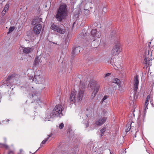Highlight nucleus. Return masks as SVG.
<instances>
[{"mask_svg": "<svg viewBox=\"0 0 154 154\" xmlns=\"http://www.w3.org/2000/svg\"><path fill=\"white\" fill-rule=\"evenodd\" d=\"M97 24V23H96V24Z\"/></svg>", "mask_w": 154, "mask_h": 154, "instance_id": "46", "label": "nucleus"}, {"mask_svg": "<svg viewBox=\"0 0 154 154\" xmlns=\"http://www.w3.org/2000/svg\"><path fill=\"white\" fill-rule=\"evenodd\" d=\"M46 117L45 118V119H44V121H46L47 120L48 121H50L49 119L51 118H54V117L52 116V114L48 113L46 115Z\"/></svg>", "mask_w": 154, "mask_h": 154, "instance_id": "19", "label": "nucleus"}, {"mask_svg": "<svg viewBox=\"0 0 154 154\" xmlns=\"http://www.w3.org/2000/svg\"><path fill=\"white\" fill-rule=\"evenodd\" d=\"M14 27H11L9 29V31L8 32H7L8 34H10L11 33L13 30H14Z\"/></svg>", "mask_w": 154, "mask_h": 154, "instance_id": "26", "label": "nucleus"}, {"mask_svg": "<svg viewBox=\"0 0 154 154\" xmlns=\"http://www.w3.org/2000/svg\"><path fill=\"white\" fill-rule=\"evenodd\" d=\"M67 6L65 4L61 5L55 16L57 21L61 22L64 19L67 13Z\"/></svg>", "mask_w": 154, "mask_h": 154, "instance_id": "1", "label": "nucleus"}, {"mask_svg": "<svg viewBox=\"0 0 154 154\" xmlns=\"http://www.w3.org/2000/svg\"><path fill=\"white\" fill-rule=\"evenodd\" d=\"M29 152L30 153H31V152Z\"/></svg>", "mask_w": 154, "mask_h": 154, "instance_id": "48", "label": "nucleus"}, {"mask_svg": "<svg viewBox=\"0 0 154 154\" xmlns=\"http://www.w3.org/2000/svg\"><path fill=\"white\" fill-rule=\"evenodd\" d=\"M15 77V75L14 74H12L10 76H8V78L7 79V81H8L12 79H13Z\"/></svg>", "mask_w": 154, "mask_h": 154, "instance_id": "27", "label": "nucleus"}, {"mask_svg": "<svg viewBox=\"0 0 154 154\" xmlns=\"http://www.w3.org/2000/svg\"><path fill=\"white\" fill-rule=\"evenodd\" d=\"M31 51V49L29 48H25L23 50V52L26 54L29 53Z\"/></svg>", "mask_w": 154, "mask_h": 154, "instance_id": "20", "label": "nucleus"}, {"mask_svg": "<svg viewBox=\"0 0 154 154\" xmlns=\"http://www.w3.org/2000/svg\"><path fill=\"white\" fill-rule=\"evenodd\" d=\"M85 125L86 126V127H88V126L89 125L88 123V122L86 123Z\"/></svg>", "mask_w": 154, "mask_h": 154, "instance_id": "39", "label": "nucleus"}, {"mask_svg": "<svg viewBox=\"0 0 154 154\" xmlns=\"http://www.w3.org/2000/svg\"><path fill=\"white\" fill-rule=\"evenodd\" d=\"M107 119L106 117H102L96 121L95 124L98 126H101L106 121Z\"/></svg>", "mask_w": 154, "mask_h": 154, "instance_id": "5", "label": "nucleus"}, {"mask_svg": "<svg viewBox=\"0 0 154 154\" xmlns=\"http://www.w3.org/2000/svg\"><path fill=\"white\" fill-rule=\"evenodd\" d=\"M52 136L51 134H50L48 136V137H47L46 139H45V140H43L42 142L40 144L41 146H42V145L43 144H45V143L46 142V141L48 140L49 138L50 137H51Z\"/></svg>", "mask_w": 154, "mask_h": 154, "instance_id": "23", "label": "nucleus"}, {"mask_svg": "<svg viewBox=\"0 0 154 154\" xmlns=\"http://www.w3.org/2000/svg\"><path fill=\"white\" fill-rule=\"evenodd\" d=\"M63 109L62 105H57L53 110L52 113V116L61 117L63 116L62 112Z\"/></svg>", "mask_w": 154, "mask_h": 154, "instance_id": "3", "label": "nucleus"}, {"mask_svg": "<svg viewBox=\"0 0 154 154\" xmlns=\"http://www.w3.org/2000/svg\"><path fill=\"white\" fill-rule=\"evenodd\" d=\"M107 111L105 109L103 110L102 112V114L104 116L106 115L107 113Z\"/></svg>", "mask_w": 154, "mask_h": 154, "instance_id": "32", "label": "nucleus"}, {"mask_svg": "<svg viewBox=\"0 0 154 154\" xmlns=\"http://www.w3.org/2000/svg\"><path fill=\"white\" fill-rule=\"evenodd\" d=\"M9 7L8 4H6L5 5L3 10L2 11V14H5L6 11H8Z\"/></svg>", "mask_w": 154, "mask_h": 154, "instance_id": "21", "label": "nucleus"}, {"mask_svg": "<svg viewBox=\"0 0 154 154\" xmlns=\"http://www.w3.org/2000/svg\"><path fill=\"white\" fill-rule=\"evenodd\" d=\"M20 154H26L23 153V151L22 149H20Z\"/></svg>", "mask_w": 154, "mask_h": 154, "instance_id": "36", "label": "nucleus"}, {"mask_svg": "<svg viewBox=\"0 0 154 154\" xmlns=\"http://www.w3.org/2000/svg\"><path fill=\"white\" fill-rule=\"evenodd\" d=\"M37 150H36V151H35L34 153L33 154H34V153H35L36 151H37Z\"/></svg>", "mask_w": 154, "mask_h": 154, "instance_id": "45", "label": "nucleus"}, {"mask_svg": "<svg viewBox=\"0 0 154 154\" xmlns=\"http://www.w3.org/2000/svg\"><path fill=\"white\" fill-rule=\"evenodd\" d=\"M106 129L104 127L101 130H100V132L101 133V136H103V134L104 132L106 131Z\"/></svg>", "mask_w": 154, "mask_h": 154, "instance_id": "28", "label": "nucleus"}, {"mask_svg": "<svg viewBox=\"0 0 154 154\" xmlns=\"http://www.w3.org/2000/svg\"><path fill=\"white\" fill-rule=\"evenodd\" d=\"M8 154H14L13 151H10L8 152Z\"/></svg>", "mask_w": 154, "mask_h": 154, "instance_id": "37", "label": "nucleus"}, {"mask_svg": "<svg viewBox=\"0 0 154 154\" xmlns=\"http://www.w3.org/2000/svg\"><path fill=\"white\" fill-rule=\"evenodd\" d=\"M112 82L113 83L117 84L119 88H120L121 86V82L119 79H113Z\"/></svg>", "mask_w": 154, "mask_h": 154, "instance_id": "15", "label": "nucleus"}, {"mask_svg": "<svg viewBox=\"0 0 154 154\" xmlns=\"http://www.w3.org/2000/svg\"><path fill=\"white\" fill-rule=\"evenodd\" d=\"M59 26L53 23L51 25V28L52 30H54L56 32L58 29Z\"/></svg>", "mask_w": 154, "mask_h": 154, "instance_id": "18", "label": "nucleus"}, {"mask_svg": "<svg viewBox=\"0 0 154 154\" xmlns=\"http://www.w3.org/2000/svg\"><path fill=\"white\" fill-rule=\"evenodd\" d=\"M98 85L97 84V82L94 80H91L90 81L88 85V87L91 89H93L94 88L96 87Z\"/></svg>", "mask_w": 154, "mask_h": 154, "instance_id": "12", "label": "nucleus"}, {"mask_svg": "<svg viewBox=\"0 0 154 154\" xmlns=\"http://www.w3.org/2000/svg\"><path fill=\"white\" fill-rule=\"evenodd\" d=\"M99 88L100 86L98 85H97L94 88V91H93L92 94V96H93V97H94L96 96V94L98 92Z\"/></svg>", "mask_w": 154, "mask_h": 154, "instance_id": "13", "label": "nucleus"}, {"mask_svg": "<svg viewBox=\"0 0 154 154\" xmlns=\"http://www.w3.org/2000/svg\"><path fill=\"white\" fill-rule=\"evenodd\" d=\"M149 43L150 44L151 43V42H149Z\"/></svg>", "mask_w": 154, "mask_h": 154, "instance_id": "47", "label": "nucleus"}, {"mask_svg": "<svg viewBox=\"0 0 154 154\" xmlns=\"http://www.w3.org/2000/svg\"><path fill=\"white\" fill-rule=\"evenodd\" d=\"M80 47H76L72 50V54L73 56H74L80 52Z\"/></svg>", "mask_w": 154, "mask_h": 154, "instance_id": "11", "label": "nucleus"}, {"mask_svg": "<svg viewBox=\"0 0 154 154\" xmlns=\"http://www.w3.org/2000/svg\"><path fill=\"white\" fill-rule=\"evenodd\" d=\"M131 126L130 124H127L126 126V131H129L131 129Z\"/></svg>", "mask_w": 154, "mask_h": 154, "instance_id": "24", "label": "nucleus"}, {"mask_svg": "<svg viewBox=\"0 0 154 154\" xmlns=\"http://www.w3.org/2000/svg\"><path fill=\"white\" fill-rule=\"evenodd\" d=\"M84 91L83 90H80L78 93L76 97L75 96L76 93L77 92L76 91H72L71 92L70 97L69 99V101L71 104H73V103L75 102H78L81 101L82 100Z\"/></svg>", "mask_w": 154, "mask_h": 154, "instance_id": "2", "label": "nucleus"}, {"mask_svg": "<svg viewBox=\"0 0 154 154\" xmlns=\"http://www.w3.org/2000/svg\"><path fill=\"white\" fill-rule=\"evenodd\" d=\"M108 96H107V95L105 96L104 97L103 99H102V100L101 101L100 103H103V102H104V101L106 99L108 98Z\"/></svg>", "mask_w": 154, "mask_h": 154, "instance_id": "29", "label": "nucleus"}, {"mask_svg": "<svg viewBox=\"0 0 154 154\" xmlns=\"http://www.w3.org/2000/svg\"><path fill=\"white\" fill-rule=\"evenodd\" d=\"M43 81V79L40 75H35L32 79V81L35 82L36 84H41Z\"/></svg>", "mask_w": 154, "mask_h": 154, "instance_id": "7", "label": "nucleus"}, {"mask_svg": "<svg viewBox=\"0 0 154 154\" xmlns=\"http://www.w3.org/2000/svg\"><path fill=\"white\" fill-rule=\"evenodd\" d=\"M40 62V60L38 58V57H36L35 60L34 65V66H36L38 65Z\"/></svg>", "mask_w": 154, "mask_h": 154, "instance_id": "22", "label": "nucleus"}, {"mask_svg": "<svg viewBox=\"0 0 154 154\" xmlns=\"http://www.w3.org/2000/svg\"><path fill=\"white\" fill-rule=\"evenodd\" d=\"M151 58L146 57L144 59L143 63L146 64V66H148L152 65V59Z\"/></svg>", "mask_w": 154, "mask_h": 154, "instance_id": "10", "label": "nucleus"}, {"mask_svg": "<svg viewBox=\"0 0 154 154\" xmlns=\"http://www.w3.org/2000/svg\"><path fill=\"white\" fill-rule=\"evenodd\" d=\"M106 10V8H105V7H104L103 8V10L104 11V10Z\"/></svg>", "mask_w": 154, "mask_h": 154, "instance_id": "41", "label": "nucleus"}, {"mask_svg": "<svg viewBox=\"0 0 154 154\" xmlns=\"http://www.w3.org/2000/svg\"><path fill=\"white\" fill-rule=\"evenodd\" d=\"M84 10H85L84 12L85 14L88 15L90 14V11L89 10L85 9H84Z\"/></svg>", "mask_w": 154, "mask_h": 154, "instance_id": "30", "label": "nucleus"}, {"mask_svg": "<svg viewBox=\"0 0 154 154\" xmlns=\"http://www.w3.org/2000/svg\"><path fill=\"white\" fill-rule=\"evenodd\" d=\"M110 74V73H107L105 75V77H106L109 76Z\"/></svg>", "mask_w": 154, "mask_h": 154, "instance_id": "38", "label": "nucleus"}, {"mask_svg": "<svg viewBox=\"0 0 154 154\" xmlns=\"http://www.w3.org/2000/svg\"><path fill=\"white\" fill-rule=\"evenodd\" d=\"M42 28V24H37L33 28V31L35 34H38L40 33Z\"/></svg>", "mask_w": 154, "mask_h": 154, "instance_id": "6", "label": "nucleus"}, {"mask_svg": "<svg viewBox=\"0 0 154 154\" xmlns=\"http://www.w3.org/2000/svg\"><path fill=\"white\" fill-rule=\"evenodd\" d=\"M64 127V124L62 123H60L59 126V128L60 129H62Z\"/></svg>", "mask_w": 154, "mask_h": 154, "instance_id": "31", "label": "nucleus"}, {"mask_svg": "<svg viewBox=\"0 0 154 154\" xmlns=\"http://www.w3.org/2000/svg\"><path fill=\"white\" fill-rule=\"evenodd\" d=\"M91 41H90V42H92V41H95V39L94 38H92V39L91 40Z\"/></svg>", "mask_w": 154, "mask_h": 154, "instance_id": "40", "label": "nucleus"}, {"mask_svg": "<svg viewBox=\"0 0 154 154\" xmlns=\"http://www.w3.org/2000/svg\"><path fill=\"white\" fill-rule=\"evenodd\" d=\"M60 154H68L65 151H62Z\"/></svg>", "mask_w": 154, "mask_h": 154, "instance_id": "35", "label": "nucleus"}, {"mask_svg": "<svg viewBox=\"0 0 154 154\" xmlns=\"http://www.w3.org/2000/svg\"><path fill=\"white\" fill-rule=\"evenodd\" d=\"M35 23L33 21L32 23V25H35Z\"/></svg>", "mask_w": 154, "mask_h": 154, "instance_id": "42", "label": "nucleus"}, {"mask_svg": "<svg viewBox=\"0 0 154 154\" xmlns=\"http://www.w3.org/2000/svg\"><path fill=\"white\" fill-rule=\"evenodd\" d=\"M56 32L60 34H63L65 33L66 31L64 29L62 28L59 26Z\"/></svg>", "mask_w": 154, "mask_h": 154, "instance_id": "16", "label": "nucleus"}, {"mask_svg": "<svg viewBox=\"0 0 154 154\" xmlns=\"http://www.w3.org/2000/svg\"><path fill=\"white\" fill-rule=\"evenodd\" d=\"M150 99V97L149 95L147 96L146 98V100L149 101V100Z\"/></svg>", "mask_w": 154, "mask_h": 154, "instance_id": "34", "label": "nucleus"}, {"mask_svg": "<svg viewBox=\"0 0 154 154\" xmlns=\"http://www.w3.org/2000/svg\"><path fill=\"white\" fill-rule=\"evenodd\" d=\"M34 97V95L33 94H32V98Z\"/></svg>", "mask_w": 154, "mask_h": 154, "instance_id": "44", "label": "nucleus"}, {"mask_svg": "<svg viewBox=\"0 0 154 154\" xmlns=\"http://www.w3.org/2000/svg\"><path fill=\"white\" fill-rule=\"evenodd\" d=\"M120 51V47L118 43L114 46L111 51V53L113 56L118 55Z\"/></svg>", "mask_w": 154, "mask_h": 154, "instance_id": "4", "label": "nucleus"}, {"mask_svg": "<svg viewBox=\"0 0 154 154\" xmlns=\"http://www.w3.org/2000/svg\"><path fill=\"white\" fill-rule=\"evenodd\" d=\"M89 3L90 4V3H91V5H92V4H93L92 2H91V1H90V2H89Z\"/></svg>", "mask_w": 154, "mask_h": 154, "instance_id": "43", "label": "nucleus"}, {"mask_svg": "<svg viewBox=\"0 0 154 154\" xmlns=\"http://www.w3.org/2000/svg\"><path fill=\"white\" fill-rule=\"evenodd\" d=\"M139 76L138 75H136L134 77V90L136 91H137L138 88V86L139 84V80H138Z\"/></svg>", "mask_w": 154, "mask_h": 154, "instance_id": "8", "label": "nucleus"}, {"mask_svg": "<svg viewBox=\"0 0 154 154\" xmlns=\"http://www.w3.org/2000/svg\"><path fill=\"white\" fill-rule=\"evenodd\" d=\"M9 120L8 119H6V120H3L2 121V122L3 123H5H5H7L8 122H9Z\"/></svg>", "mask_w": 154, "mask_h": 154, "instance_id": "33", "label": "nucleus"}, {"mask_svg": "<svg viewBox=\"0 0 154 154\" xmlns=\"http://www.w3.org/2000/svg\"><path fill=\"white\" fill-rule=\"evenodd\" d=\"M149 101L146 100V102H145V105H144L145 108L144 109V114L143 115V120L144 119L145 117L146 116V109H148V108L147 107V106H148V105L149 104Z\"/></svg>", "mask_w": 154, "mask_h": 154, "instance_id": "14", "label": "nucleus"}, {"mask_svg": "<svg viewBox=\"0 0 154 154\" xmlns=\"http://www.w3.org/2000/svg\"><path fill=\"white\" fill-rule=\"evenodd\" d=\"M152 54L151 53H150L149 50H146L145 52L144 56L145 58L146 57L151 58Z\"/></svg>", "mask_w": 154, "mask_h": 154, "instance_id": "17", "label": "nucleus"}, {"mask_svg": "<svg viewBox=\"0 0 154 154\" xmlns=\"http://www.w3.org/2000/svg\"><path fill=\"white\" fill-rule=\"evenodd\" d=\"M0 147H4L6 149H8L9 148V146L6 144L0 143Z\"/></svg>", "mask_w": 154, "mask_h": 154, "instance_id": "25", "label": "nucleus"}, {"mask_svg": "<svg viewBox=\"0 0 154 154\" xmlns=\"http://www.w3.org/2000/svg\"><path fill=\"white\" fill-rule=\"evenodd\" d=\"M91 35L93 36V37L99 38L101 36V33L99 32H97L96 29H93L91 32Z\"/></svg>", "mask_w": 154, "mask_h": 154, "instance_id": "9", "label": "nucleus"}]
</instances>
